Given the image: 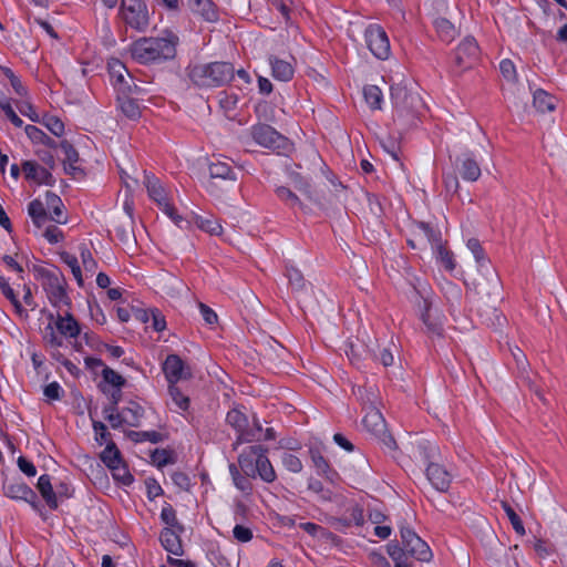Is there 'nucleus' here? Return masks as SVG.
Listing matches in <instances>:
<instances>
[{
    "instance_id": "obj_1",
    "label": "nucleus",
    "mask_w": 567,
    "mask_h": 567,
    "mask_svg": "<svg viewBox=\"0 0 567 567\" xmlns=\"http://www.w3.org/2000/svg\"><path fill=\"white\" fill-rule=\"evenodd\" d=\"M437 455V446L429 441H420L416 445L411 444L410 456L427 462L425 473L429 482L436 491L446 492L451 485L452 475L442 464L435 462Z\"/></svg>"
},
{
    "instance_id": "obj_2",
    "label": "nucleus",
    "mask_w": 567,
    "mask_h": 567,
    "mask_svg": "<svg viewBox=\"0 0 567 567\" xmlns=\"http://www.w3.org/2000/svg\"><path fill=\"white\" fill-rule=\"evenodd\" d=\"M177 38H142L132 44V56L140 63H158L176 55Z\"/></svg>"
},
{
    "instance_id": "obj_3",
    "label": "nucleus",
    "mask_w": 567,
    "mask_h": 567,
    "mask_svg": "<svg viewBox=\"0 0 567 567\" xmlns=\"http://www.w3.org/2000/svg\"><path fill=\"white\" fill-rule=\"evenodd\" d=\"M235 69L229 62L199 63L188 68L189 80L199 87L223 86L231 81Z\"/></svg>"
},
{
    "instance_id": "obj_4",
    "label": "nucleus",
    "mask_w": 567,
    "mask_h": 567,
    "mask_svg": "<svg viewBox=\"0 0 567 567\" xmlns=\"http://www.w3.org/2000/svg\"><path fill=\"white\" fill-rule=\"evenodd\" d=\"M467 248L474 255L475 260L480 265L481 269L486 268L485 276L482 275L481 278L476 279L474 282V290L481 299H491L499 297V278L495 270L487 265V260L484 256V250L480 244V241L475 238H471L467 241Z\"/></svg>"
},
{
    "instance_id": "obj_5",
    "label": "nucleus",
    "mask_w": 567,
    "mask_h": 567,
    "mask_svg": "<svg viewBox=\"0 0 567 567\" xmlns=\"http://www.w3.org/2000/svg\"><path fill=\"white\" fill-rule=\"evenodd\" d=\"M35 271L43 280L42 285L50 302L59 308L62 306L69 307L71 301L65 291V282L62 272L59 269L50 270L43 267H37Z\"/></svg>"
},
{
    "instance_id": "obj_6",
    "label": "nucleus",
    "mask_w": 567,
    "mask_h": 567,
    "mask_svg": "<svg viewBox=\"0 0 567 567\" xmlns=\"http://www.w3.org/2000/svg\"><path fill=\"white\" fill-rule=\"evenodd\" d=\"M121 16L127 25L137 31H145L150 24L148 11L142 0H122Z\"/></svg>"
},
{
    "instance_id": "obj_7",
    "label": "nucleus",
    "mask_w": 567,
    "mask_h": 567,
    "mask_svg": "<svg viewBox=\"0 0 567 567\" xmlns=\"http://www.w3.org/2000/svg\"><path fill=\"white\" fill-rule=\"evenodd\" d=\"M400 535L405 553L420 561H430L433 557L430 546L410 527L401 526Z\"/></svg>"
},
{
    "instance_id": "obj_8",
    "label": "nucleus",
    "mask_w": 567,
    "mask_h": 567,
    "mask_svg": "<svg viewBox=\"0 0 567 567\" xmlns=\"http://www.w3.org/2000/svg\"><path fill=\"white\" fill-rule=\"evenodd\" d=\"M2 491L7 497L23 501L37 512H41V504L35 492L21 480H4Z\"/></svg>"
},
{
    "instance_id": "obj_9",
    "label": "nucleus",
    "mask_w": 567,
    "mask_h": 567,
    "mask_svg": "<svg viewBox=\"0 0 567 567\" xmlns=\"http://www.w3.org/2000/svg\"><path fill=\"white\" fill-rule=\"evenodd\" d=\"M252 140L262 147L270 150H285L288 140L267 124L254 125L250 130Z\"/></svg>"
},
{
    "instance_id": "obj_10",
    "label": "nucleus",
    "mask_w": 567,
    "mask_h": 567,
    "mask_svg": "<svg viewBox=\"0 0 567 567\" xmlns=\"http://www.w3.org/2000/svg\"><path fill=\"white\" fill-rule=\"evenodd\" d=\"M364 35L371 53L380 60H386L391 50L384 29L378 24H371L367 28Z\"/></svg>"
},
{
    "instance_id": "obj_11",
    "label": "nucleus",
    "mask_w": 567,
    "mask_h": 567,
    "mask_svg": "<svg viewBox=\"0 0 567 567\" xmlns=\"http://www.w3.org/2000/svg\"><path fill=\"white\" fill-rule=\"evenodd\" d=\"M369 403L370 405L368 406V410H365V414L362 420L364 427L373 435L383 437L386 445H394V440L386 434V423L382 413L379 411L377 405H373V402L370 399Z\"/></svg>"
},
{
    "instance_id": "obj_12",
    "label": "nucleus",
    "mask_w": 567,
    "mask_h": 567,
    "mask_svg": "<svg viewBox=\"0 0 567 567\" xmlns=\"http://www.w3.org/2000/svg\"><path fill=\"white\" fill-rule=\"evenodd\" d=\"M480 48L474 38H465L456 48L455 64L461 72L471 69L478 60Z\"/></svg>"
},
{
    "instance_id": "obj_13",
    "label": "nucleus",
    "mask_w": 567,
    "mask_h": 567,
    "mask_svg": "<svg viewBox=\"0 0 567 567\" xmlns=\"http://www.w3.org/2000/svg\"><path fill=\"white\" fill-rule=\"evenodd\" d=\"M262 452H268V450L262 445H251L244 449L238 455V466L247 477H257L258 467H256V464L259 462V454Z\"/></svg>"
},
{
    "instance_id": "obj_14",
    "label": "nucleus",
    "mask_w": 567,
    "mask_h": 567,
    "mask_svg": "<svg viewBox=\"0 0 567 567\" xmlns=\"http://www.w3.org/2000/svg\"><path fill=\"white\" fill-rule=\"evenodd\" d=\"M163 372L168 384L177 383L179 380L189 379L190 370L177 354H168L163 362Z\"/></svg>"
},
{
    "instance_id": "obj_15",
    "label": "nucleus",
    "mask_w": 567,
    "mask_h": 567,
    "mask_svg": "<svg viewBox=\"0 0 567 567\" xmlns=\"http://www.w3.org/2000/svg\"><path fill=\"white\" fill-rule=\"evenodd\" d=\"M391 100L399 115L412 112L415 109V104L420 102L419 96L409 93L401 86L391 87Z\"/></svg>"
},
{
    "instance_id": "obj_16",
    "label": "nucleus",
    "mask_w": 567,
    "mask_h": 567,
    "mask_svg": "<svg viewBox=\"0 0 567 567\" xmlns=\"http://www.w3.org/2000/svg\"><path fill=\"white\" fill-rule=\"evenodd\" d=\"M101 460L111 470L120 471L122 468L124 471V475H123L124 484L128 485L133 482L132 475L125 471L124 466H122L121 453L114 442H112V441L107 442L105 449L101 453Z\"/></svg>"
},
{
    "instance_id": "obj_17",
    "label": "nucleus",
    "mask_w": 567,
    "mask_h": 567,
    "mask_svg": "<svg viewBox=\"0 0 567 567\" xmlns=\"http://www.w3.org/2000/svg\"><path fill=\"white\" fill-rule=\"evenodd\" d=\"M27 179L37 184L53 185L54 179L49 168L41 166L35 161H24L21 164Z\"/></svg>"
},
{
    "instance_id": "obj_18",
    "label": "nucleus",
    "mask_w": 567,
    "mask_h": 567,
    "mask_svg": "<svg viewBox=\"0 0 567 567\" xmlns=\"http://www.w3.org/2000/svg\"><path fill=\"white\" fill-rule=\"evenodd\" d=\"M456 167L461 177L468 182H476L481 176V167L471 153L463 154L456 159Z\"/></svg>"
},
{
    "instance_id": "obj_19",
    "label": "nucleus",
    "mask_w": 567,
    "mask_h": 567,
    "mask_svg": "<svg viewBox=\"0 0 567 567\" xmlns=\"http://www.w3.org/2000/svg\"><path fill=\"white\" fill-rule=\"evenodd\" d=\"M182 533L183 532H178L177 528H164L162 530L159 540L165 550L176 556L183 555L184 550L181 540Z\"/></svg>"
},
{
    "instance_id": "obj_20",
    "label": "nucleus",
    "mask_w": 567,
    "mask_h": 567,
    "mask_svg": "<svg viewBox=\"0 0 567 567\" xmlns=\"http://www.w3.org/2000/svg\"><path fill=\"white\" fill-rule=\"evenodd\" d=\"M112 227L118 239L128 244L134 240L133 218L130 216H116L112 220Z\"/></svg>"
},
{
    "instance_id": "obj_21",
    "label": "nucleus",
    "mask_w": 567,
    "mask_h": 567,
    "mask_svg": "<svg viewBox=\"0 0 567 567\" xmlns=\"http://www.w3.org/2000/svg\"><path fill=\"white\" fill-rule=\"evenodd\" d=\"M55 327L62 336L69 338H76L81 332L79 322L68 311L64 315H58Z\"/></svg>"
},
{
    "instance_id": "obj_22",
    "label": "nucleus",
    "mask_w": 567,
    "mask_h": 567,
    "mask_svg": "<svg viewBox=\"0 0 567 567\" xmlns=\"http://www.w3.org/2000/svg\"><path fill=\"white\" fill-rule=\"evenodd\" d=\"M144 184L147 188L148 196L155 200L161 208H163L165 204H168L166 192L158 178L154 175L145 174Z\"/></svg>"
},
{
    "instance_id": "obj_23",
    "label": "nucleus",
    "mask_w": 567,
    "mask_h": 567,
    "mask_svg": "<svg viewBox=\"0 0 567 567\" xmlns=\"http://www.w3.org/2000/svg\"><path fill=\"white\" fill-rule=\"evenodd\" d=\"M209 176H210V185L214 184L215 179H223V181H236V175L230 165L227 162L215 159L212 161L209 164Z\"/></svg>"
},
{
    "instance_id": "obj_24",
    "label": "nucleus",
    "mask_w": 567,
    "mask_h": 567,
    "mask_svg": "<svg viewBox=\"0 0 567 567\" xmlns=\"http://www.w3.org/2000/svg\"><path fill=\"white\" fill-rule=\"evenodd\" d=\"M310 457L319 475L324 476L331 483H334L338 480V473L330 467L328 461L323 457L320 451L311 449Z\"/></svg>"
},
{
    "instance_id": "obj_25",
    "label": "nucleus",
    "mask_w": 567,
    "mask_h": 567,
    "mask_svg": "<svg viewBox=\"0 0 567 567\" xmlns=\"http://www.w3.org/2000/svg\"><path fill=\"white\" fill-rule=\"evenodd\" d=\"M45 205L50 210V219L58 224H65L66 217L63 214L64 205L62 199L52 192L45 194Z\"/></svg>"
},
{
    "instance_id": "obj_26",
    "label": "nucleus",
    "mask_w": 567,
    "mask_h": 567,
    "mask_svg": "<svg viewBox=\"0 0 567 567\" xmlns=\"http://www.w3.org/2000/svg\"><path fill=\"white\" fill-rule=\"evenodd\" d=\"M424 310L421 313V319L426 327L430 334L441 337L443 332V323L439 317H433L431 302L427 299L423 300Z\"/></svg>"
},
{
    "instance_id": "obj_27",
    "label": "nucleus",
    "mask_w": 567,
    "mask_h": 567,
    "mask_svg": "<svg viewBox=\"0 0 567 567\" xmlns=\"http://www.w3.org/2000/svg\"><path fill=\"white\" fill-rule=\"evenodd\" d=\"M37 487L45 501L47 505L51 509L58 508L56 494L51 483V477L48 474H43L39 477Z\"/></svg>"
},
{
    "instance_id": "obj_28",
    "label": "nucleus",
    "mask_w": 567,
    "mask_h": 567,
    "mask_svg": "<svg viewBox=\"0 0 567 567\" xmlns=\"http://www.w3.org/2000/svg\"><path fill=\"white\" fill-rule=\"evenodd\" d=\"M416 238L419 241L424 240L429 243L434 249L442 244L441 233L434 229L430 224L420 221L416 224Z\"/></svg>"
},
{
    "instance_id": "obj_29",
    "label": "nucleus",
    "mask_w": 567,
    "mask_h": 567,
    "mask_svg": "<svg viewBox=\"0 0 567 567\" xmlns=\"http://www.w3.org/2000/svg\"><path fill=\"white\" fill-rule=\"evenodd\" d=\"M557 100L542 89L533 93V106L539 113L551 112L556 107Z\"/></svg>"
},
{
    "instance_id": "obj_30",
    "label": "nucleus",
    "mask_w": 567,
    "mask_h": 567,
    "mask_svg": "<svg viewBox=\"0 0 567 567\" xmlns=\"http://www.w3.org/2000/svg\"><path fill=\"white\" fill-rule=\"evenodd\" d=\"M190 8L194 13L199 14L207 22H215L218 19V13L212 0H193Z\"/></svg>"
},
{
    "instance_id": "obj_31",
    "label": "nucleus",
    "mask_w": 567,
    "mask_h": 567,
    "mask_svg": "<svg viewBox=\"0 0 567 567\" xmlns=\"http://www.w3.org/2000/svg\"><path fill=\"white\" fill-rule=\"evenodd\" d=\"M269 63L271 65L272 76L276 80L287 82L292 79L295 71L289 62L276 56H270Z\"/></svg>"
},
{
    "instance_id": "obj_32",
    "label": "nucleus",
    "mask_w": 567,
    "mask_h": 567,
    "mask_svg": "<svg viewBox=\"0 0 567 567\" xmlns=\"http://www.w3.org/2000/svg\"><path fill=\"white\" fill-rule=\"evenodd\" d=\"M262 426L257 417H254L252 426L246 427L241 435H237L236 441L233 443V449L237 450L243 443L257 442L261 440Z\"/></svg>"
},
{
    "instance_id": "obj_33",
    "label": "nucleus",
    "mask_w": 567,
    "mask_h": 567,
    "mask_svg": "<svg viewBox=\"0 0 567 567\" xmlns=\"http://www.w3.org/2000/svg\"><path fill=\"white\" fill-rule=\"evenodd\" d=\"M28 213L37 227H42L49 219L47 208L40 199H33L28 206Z\"/></svg>"
},
{
    "instance_id": "obj_34",
    "label": "nucleus",
    "mask_w": 567,
    "mask_h": 567,
    "mask_svg": "<svg viewBox=\"0 0 567 567\" xmlns=\"http://www.w3.org/2000/svg\"><path fill=\"white\" fill-rule=\"evenodd\" d=\"M194 223L196 226L210 234V235H220L223 227L219 221L210 214L207 215H196L194 217Z\"/></svg>"
},
{
    "instance_id": "obj_35",
    "label": "nucleus",
    "mask_w": 567,
    "mask_h": 567,
    "mask_svg": "<svg viewBox=\"0 0 567 567\" xmlns=\"http://www.w3.org/2000/svg\"><path fill=\"white\" fill-rule=\"evenodd\" d=\"M434 27L439 38L449 43L457 35V30L454 24L445 18H436L434 20Z\"/></svg>"
},
{
    "instance_id": "obj_36",
    "label": "nucleus",
    "mask_w": 567,
    "mask_h": 567,
    "mask_svg": "<svg viewBox=\"0 0 567 567\" xmlns=\"http://www.w3.org/2000/svg\"><path fill=\"white\" fill-rule=\"evenodd\" d=\"M258 467L257 476L266 483H272L276 480V472L267 457V452L259 454V462L256 464Z\"/></svg>"
},
{
    "instance_id": "obj_37",
    "label": "nucleus",
    "mask_w": 567,
    "mask_h": 567,
    "mask_svg": "<svg viewBox=\"0 0 567 567\" xmlns=\"http://www.w3.org/2000/svg\"><path fill=\"white\" fill-rule=\"evenodd\" d=\"M226 422L237 431L238 435H241V433H244L248 426L247 416L236 408L228 411L226 415Z\"/></svg>"
},
{
    "instance_id": "obj_38",
    "label": "nucleus",
    "mask_w": 567,
    "mask_h": 567,
    "mask_svg": "<svg viewBox=\"0 0 567 567\" xmlns=\"http://www.w3.org/2000/svg\"><path fill=\"white\" fill-rule=\"evenodd\" d=\"M126 436L135 443H141L145 441L152 443H159L163 442L165 439L162 433L156 431H127Z\"/></svg>"
},
{
    "instance_id": "obj_39",
    "label": "nucleus",
    "mask_w": 567,
    "mask_h": 567,
    "mask_svg": "<svg viewBox=\"0 0 567 567\" xmlns=\"http://www.w3.org/2000/svg\"><path fill=\"white\" fill-rule=\"evenodd\" d=\"M117 102L122 112L131 120H135L141 115L140 105L132 96H117Z\"/></svg>"
},
{
    "instance_id": "obj_40",
    "label": "nucleus",
    "mask_w": 567,
    "mask_h": 567,
    "mask_svg": "<svg viewBox=\"0 0 567 567\" xmlns=\"http://www.w3.org/2000/svg\"><path fill=\"white\" fill-rule=\"evenodd\" d=\"M24 132L33 143L43 144L50 147L55 146V142L50 136H48L42 130L34 125H27L24 127Z\"/></svg>"
},
{
    "instance_id": "obj_41",
    "label": "nucleus",
    "mask_w": 567,
    "mask_h": 567,
    "mask_svg": "<svg viewBox=\"0 0 567 567\" xmlns=\"http://www.w3.org/2000/svg\"><path fill=\"white\" fill-rule=\"evenodd\" d=\"M123 411L126 415L127 425L133 427L140 426L144 409L138 403L131 401L127 406L123 408Z\"/></svg>"
},
{
    "instance_id": "obj_42",
    "label": "nucleus",
    "mask_w": 567,
    "mask_h": 567,
    "mask_svg": "<svg viewBox=\"0 0 567 567\" xmlns=\"http://www.w3.org/2000/svg\"><path fill=\"white\" fill-rule=\"evenodd\" d=\"M344 526H351L352 524L361 526L364 523L363 508L354 504L347 509V515L340 519Z\"/></svg>"
},
{
    "instance_id": "obj_43",
    "label": "nucleus",
    "mask_w": 567,
    "mask_h": 567,
    "mask_svg": "<svg viewBox=\"0 0 567 567\" xmlns=\"http://www.w3.org/2000/svg\"><path fill=\"white\" fill-rule=\"evenodd\" d=\"M365 102L372 110H380L382 103V92L377 85H367L363 89Z\"/></svg>"
},
{
    "instance_id": "obj_44",
    "label": "nucleus",
    "mask_w": 567,
    "mask_h": 567,
    "mask_svg": "<svg viewBox=\"0 0 567 567\" xmlns=\"http://www.w3.org/2000/svg\"><path fill=\"white\" fill-rule=\"evenodd\" d=\"M110 73L112 78L116 80V84L118 86L121 84H127V80H132V75L128 73L125 65L118 60H114L110 63Z\"/></svg>"
},
{
    "instance_id": "obj_45",
    "label": "nucleus",
    "mask_w": 567,
    "mask_h": 567,
    "mask_svg": "<svg viewBox=\"0 0 567 567\" xmlns=\"http://www.w3.org/2000/svg\"><path fill=\"white\" fill-rule=\"evenodd\" d=\"M162 522L167 525L166 528H177L178 532H184V526L178 523L176 512L171 504H165L161 512Z\"/></svg>"
},
{
    "instance_id": "obj_46",
    "label": "nucleus",
    "mask_w": 567,
    "mask_h": 567,
    "mask_svg": "<svg viewBox=\"0 0 567 567\" xmlns=\"http://www.w3.org/2000/svg\"><path fill=\"white\" fill-rule=\"evenodd\" d=\"M502 508L504 509L506 516L508 517L514 530L519 536H524L525 527H524V524H523L520 517L518 516V514L514 511V508L507 502H502Z\"/></svg>"
},
{
    "instance_id": "obj_47",
    "label": "nucleus",
    "mask_w": 567,
    "mask_h": 567,
    "mask_svg": "<svg viewBox=\"0 0 567 567\" xmlns=\"http://www.w3.org/2000/svg\"><path fill=\"white\" fill-rule=\"evenodd\" d=\"M61 260L71 268V271L80 286L83 285L82 271L78 258L69 252L61 254Z\"/></svg>"
},
{
    "instance_id": "obj_48",
    "label": "nucleus",
    "mask_w": 567,
    "mask_h": 567,
    "mask_svg": "<svg viewBox=\"0 0 567 567\" xmlns=\"http://www.w3.org/2000/svg\"><path fill=\"white\" fill-rule=\"evenodd\" d=\"M41 122L53 135L58 137L63 135L64 124L59 117L53 115H44Z\"/></svg>"
},
{
    "instance_id": "obj_49",
    "label": "nucleus",
    "mask_w": 567,
    "mask_h": 567,
    "mask_svg": "<svg viewBox=\"0 0 567 567\" xmlns=\"http://www.w3.org/2000/svg\"><path fill=\"white\" fill-rule=\"evenodd\" d=\"M287 277L291 288L295 291H301L306 287V280L300 270L295 267L287 268Z\"/></svg>"
},
{
    "instance_id": "obj_50",
    "label": "nucleus",
    "mask_w": 567,
    "mask_h": 567,
    "mask_svg": "<svg viewBox=\"0 0 567 567\" xmlns=\"http://www.w3.org/2000/svg\"><path fill=\"white\" fill-rule=\"evenodd\" d=\"M168 392L173 402L183 411H186L189 406L188 396L184 395L176 383L168 384Z\"/></svg>"
},
{
    "instance_id": "obj_51",
    "label": "nucleus",
    "mask_w": 567,
    "mask_h": 567,
    "mask_svg": "<svg viewBox=\"0 0 567 567\" xmlns=\"http://www.w3.org/2000/svg\"><path fill=\"white\" fill-rule=\"evenodd\" d=\"M281 462L284 466L292 473H299L302 471L303 466L300 458L290 452L282 453Z\"/></svg>"
},
{
    "instance_id": "obj_52",
    "label": "nucleus",
    "mask_w": 567,
    "mask_h": 567,
    "mask_svg": "<svg viewBox=\"0 0 567 567\" xmlns=\"http://www.w3.org/2000/svg\"><path fill=\"white\" fill-rule=\"evenodd\" d=\"M102 377L106 383H109L117 389H122V386H124V384H125V379L121 374H118L116 371H114L113 369H111L109 367L103 368Z\"/></svg>"
},
{
    "instance_id": "obj_53",
    "label": "nucleus",
    "mask_w": 567,
    "mask_h": 567,
    "mask_svg": "<svg viewBox=\"0 0 567 567\" xmlns=\"http://www.w3.org/2000/svg\"><path fill=\"white\" fill-rule=\"evenodd\" d=\"M1 71L3 72L6 78H8V80L10 81L11 86L13 87L14 92L19 96H25L28 91H27L25 86L22 84V82L20 81V79L12 72V70L9 68L2 66Z\"/></svg>"
},
{
    "instance_id": "obj_54",
    "label": "nucleus",
    "mask_w": 567,
    "mask_h": 567,
    "mask_svg": "<svg viewBox=\"0 0 567 567\" xmlns=\"http://www.w3.org/2000/svg\"><path fill=\"white\" fill-rule=\"evenodd\" d=\"M90 417L93 419L92 413L90 412ZM92 426L95 433V440L99 444H104L109 441L111 434L106 429V425L101 421L92 420Z\"/></svg>"
},
{
    "instance_id": "obj_55",
    "label": "nucleus",
    "mask_w": 567,
    "mask_h": 567,
    "mask_svg": "<svg viewBox=\"0 0 567 567\" xmlns=\"http://www.w3.org/2000/svg\"><path fill=\"white\" fill-rule=\"evenodd\" d=\"M276 194L281 200L286 202L287 205H289L290 207H295L301 204L299 197L295 193H292L288 187H277Z\"/></svg>"
},
{
    "instance_id": "obj_56",
    "label": "nucleus",
    "mask_w": 567,
    "mask_h": 567,
    "mask_svg": "<svg viewBox=\"0 0 567 567\" xmlns=\"http://www.w3.org/2000/svg\"><path fill=\"white\" fill-rule=\"evenodd\" d=\"M151 458H152V462L159 468L174 462L172 458L171 452H168L167 450H164V449H162V450L156 449L152 453Z\"/></svg>"
},
{
    "instance_id": "obj_57",
    "label": "nucleus",
    "mask_w": 567,
    "mask_h": 567,
    "mask_svg": "<svg viewBox=\"0 0 567 567\" xmlns=\"http://www.w3.org/2000/svg\"><path fill=\"white\" fill-rule=\"evenodd\" d=\"M0 107L2 109V111L6 113V115L8 116V118L11 121V123L14 126H17V127L22 126L23 121L17 115V113L12 109L9 99H7V97L0 99Z\"/></svg>"
},
{
    "instance_id": "obj_58",
    "label": "nucleus",
    "mask_w": 567,
    "mask_h": 567,
    "mask_svg": "<svg viewBox=\"0 0 567 567\" xmlns=\"http://www.w3.org/2000/svg\"><path fill=\"white\" fill-rule=\"evenodd\" d=\"M354 394L361 401L364 411L368 410V406L370 405L369 399L373 402V405H375L377 395L372 388L367 389V388L359 386L354 391Z\"/></svg>"
},
{
    "instance_id": "obj_59",
    "label": "nucleus",
    "mask_w": 567,
    "mask_h": 567,
    "mask_svg": "<svg viewBox=\"0 0 567 567\" xmlns=\"http://www.w3.org/2000/svg\"><path fill=\"white\" fill-rule=\"evenodd\" d=\"M79 249L84 269L86 271L93 272L96 269L97 265L90 249L85 245H81Z\"/></svg>"
},
{
    "instance_id": "obj_60",
    "label": "nucleus",
    "mask_w": 567,
    "mask_h": 567,
    "mask_svg": "<svg viewBox=\"0 0 567 567\" xmlns=\"http://www.w3.org/2000/svg\"><path fill=\"white\" fill-rule=\"evenodd\" d=\"M60 147L64 154L63 164L69 163H78L79 162V153L73 147V145L68 141H62L60 143Z\"/></svg>"
},
{
    "instance_id": "obj_61",
    "label": "nucleus",
    "mask_w": 567,
    "mask_h": 567,
    "mask_svg": "<svg viewBox=\"0 0 567 567\" xmlns=\"http://www.w3.org/2000/svg\"><path fill=\"white\" fill-rule=\"evenodd\" d=\"M499 71H501L503 78L505 80H507L508 82L516 81V79H517L516 69H515L514 63L511 60H508V59L502 60L499 63Z\"/></svg>"
},
{
    "instance_id": "obj_62",
    "label": "nucleus",
    "mask_w": 567,
    "mask_h": 567,
    "mask_svg": "<svg viewBox=\"0 0 567 567\" xmlns=\"http://www.w3.org/2000/svg\"><path fill=\"white\" fill-rule=\"evenodd\" d=\"M434 250L437 252L439 258L447 270H453L455 268V264L453 261L452 254L441 244L435 247Z\"/></svg>"
},
{
    "instance_id": "obj_63",
    "label": "nucleus",
    "mask_w": 567,
    "mask_h": 567,
    "mask_svg": "<svg viewBox=\"0 0 567 567\" xmlns=\"http://www.w3.org/2000/svg\"><path fill=\"white\" fill-rule=\"evenodd\" d=\"M233 536L240 543H247L252 538V532L250 528L244 525H236L233 529Z\"/></svg>"
},
{
    "instance_id": "obj_64",
    "label": "nucleus",
    "mask_w": 567,
    "mask_h": 567,
    "mask_svg": "<svg viewBox=\"0 0 567 567\" xmlns=\"http://www.w3.org/2000/svg\"><path fill=\"white\" fill-rule=\"evenodd\" d=\"M43 339L52 347H61L63 344L62 338L56 334L51 323L45 327Z\"/></svg>"
}]
</instances>
